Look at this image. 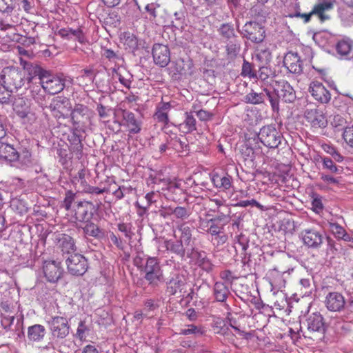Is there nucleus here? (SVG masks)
<instances>
[{
  "mask_svg": "<svg viewBox=\"0 0 353 353\" xmlns=\"http://www.w3.org/2000/svg\"><path fill=\"white\" fill-rule=\"evenodd\" d=\"M243 37L255 43H261L265 37L264 28L256 21H248L243 26L241 31Z\"/></svg>",
  "mask_w": 353,
  "mask_h": 353,
  "instance_id": "9d476101",
  "label": "nucleus"
},
{
  "mask_svg": "<svg viewBox=\"0 0 353 353\" xmlns=\"http://www.w3.org/2000/svg\"><path fill=\"white\" fill-rule=\"evenodd\" d=\"M17 149L13 145L0 141V160L10 163L17 162Z\"/></svg>",
  "mask_w": 353,
  "mask_h": 353,
  "instance_id": "cd10ccee",
  "label": "nucleus"
},
{
  "mask_svg": "<svg viewBox=\"0 0 353 353\" xmlns=\"http://www.w3.org/2000/svg\"><path fill=\"white\" fill-rule=\"evenodd\" d=\"M345 303V298L341 293L330 292L326 296V307L330 311H341L344 307Z\"/></svg>",
  "mask_w": 353,
  "mask_h": 353,
  "instance_id": "5701e85b",
  "label": "nucleus"
},
{
  "mask_svg": "<svg viewBox=\"0 0 353 353\" xmlns=\"http://www.w3.org/2000/svg\"><path fill=\"white\" fill-rule=\"evenodd\" d=\"M255 72H256L252 69V64L244 59L242 65L241 75L243 77H248L254 79V77H256Z\"/></svg>",
  "mask_w": 353,
  "mask_h": 353,
  "instance_id": "864d4df0",
  "label": "nucleus"
},
{
  "mask_svg": "<svg viewBox=\"0 0 353 353\" xmlns=\"http://www.w3.org/2000/svg\"><path fill=\"white\" fill-rule=\"evenodd\" d=\"M50 334L51 341L43 347L46 350H57L61 352L59 347V341L64 339L70 333V326L68 320L59 316H52L47 321Z\"/></svg>",
  "mask_w": 353,
  "mask_h": 353,
  "instance_id": "f257e3e1",
  "label": "nucleus"
},
{
  "mask_svg": "<svg viewBox=\"0 0 353 353\" xmlns=\"http://www.w3.org/2000/svg\"><path fill=\"white\" fill-rule=\"evenodd\" d=\"M108 238L119 249H123L124 243L122 239L117 236L114 232H110Z\"/></svg>",
  "mask_w": 353,
  "mask_h": 353,
  "instance_id": "774afa93",
  "label": "nucleus"
},
{
  "mask_svg": "<svg viewBox=\"0 0 353 353\" xmlns=\"http://www.w3.org/2000/svg\"><path fill=\"white\" fill-rule=\"evenodd\" d=\"M230 294L228 286L223 282L217 281L213 287V295L218 302L225 303Z\"/></svg>",
  "mask_w": 353,
  "mask_h": 353,
  "instance_id": "c756f323",
  "label": "nucleus"
},
{
  "mask_svg": "<svg viewBox=\"0 0 353 353\" xmlns=\"http://www.w3.org/2000/svg\"><path fill=\"white\" fill-rule=\"evenodd\" d=\"M166 250L179 258L183 259L186 250H190L179 239H170L165 241Z\"/></svg>",
  "mask_w": 353,
  "mask_h": 353,
  "instance_id": "bb28decb",
  "label": "nucleus"
},
{
  "mask_svg": "<svg viewBox=\"0 0 353 353\" xmlns=\"http://www.w3.org/2000/svg\"><path fill=\"white\" fill-rule=\"evenodd\" d=\"M323 237L319 232L310 230V247L319 248L323 243Z\"/></svg>",
  "mask_w": 353,
  "mask_h": 353,
  "instance_id": "603ef678",
  "label": "nucleus"
},
{
  "mask_svg": "<svg viewBox=\"0 0 353 353\" xmlns=\"http://www.w3.org/2000/svg\"><path fill=\"white\" fill-rule=\"evenodd\" d=\"M168 142V150H173L176 152H181L188 148L187 141L185 138L182 140L176 134H170L166 137Z\"/></svg>",
  "mask_w": 353,
  "mask_h": 353,
  "instance_id": "c85d7f7f",
  "label": "nucleus"
},
{
  "mask_svg": "<svg viewBox=\"0 0 353 353\" xmlns=\"http://www.w3.org/2000/svg\"><path fill=\"white\" fill-rule=\"evenodd\" d=\"M13 0H0V12L3 17L0 20V30H7L21 23V17L14 9Z\"/></svg>",
  "mask_w": 353,
  "mask_h": 353,
  "instance_id": "7ed1b4c3",
  "label": "nucleus"
},
{
  "mask_svg": "<svg viewBox=\"0 0 353 353\" xmlns=\"http://www.w3.org/2000/svg\"><path fill=\"white\" fill-rule=\"evenodd\" d=\"M211 181L216 188L222 190H228L232 184V177L228 174L221 175L218 173H214L212 175Z\"/></svg>",
  "mask_w": 353,
  "mask_h": 353,
  "instance_id": "473e14b6",
  "label": "nucleus"
},
{
  "mask_svg": "<svg viewBox=\"0 0 353 353\" xmlns=\"http://www.w3.org/2000/svg\"><path fill=\"white\" fill-rule=\"evenodd\" d=\"M327 125V119L323 109L310 110V127L314 130L325 128Z\"/></svg>",
  "mask_w": 353,
  "mask_h": 353,
  "instance_id": "a878e982",
  "label": "nucleus"
},
{
  "mask_svg": "<svg viewBox=\"0 0 353 353\" xmlns=\"http://www.w3.org/2000/svg\"><path fill=\"white\" fill-rule=\"evenodd\" d=\"M141 271L145 273L144 278L148 285L152 287H156L159 283L164 281L160 263L156 257L148 256Z\"/></svg>",
  "mask_w": 353,
  "mask_h": 353,
  "instance_id": "6e6552de",
  "label": "nucleus"
},
{
  "mask_svg": "<svg viewBox=\"0 0 353 353\" xmlns=\"http://www.w3.org/2000/svg\"><path fill=\"white\" fill-rule=\"evenodd\" d=\"M294 223L290 219H283L281 221L280 230H283L285 233L292 234L294 230Z\"/></svg>",
  "mask_w": 353,
  "mask_h": 353,
  "instance_id": "6e6d98bb",
  "label": "nucleus"
},
{
  "mask_svg": "<svg viewBox=\"0 0 353 353\" xmlns=\"http://www.w3.org/2000/svg\"><path fill=\"white\" fill-rule=\"evenodd\" d=\"M225 48L228 58L230 59H235L241 50V43L238 38L228 41Z\"/></svg>",
  "mask_w": 353,
  "mask_h": 353,
  "instance_id": "ea45409f",
  "label": "nucleus"
},
{
  "mask_svg": "<svg viewBox=\"0 0 353 353\" xmlns=\"http://www.w3.org/2000/svg\"><path fill=\"white\" fill-rule=\"evenodd\" d=\"M116 74L118 77L119 82L127 88H130L132 75L124 71L126 73V76L124 75L121 71L114 70Z\"/></svg>",
  "mask_w": 353,
  "mask_h": 353,
  "instance_id": "052dcab7",
  "label": "nucleus"
},
{
  "mask_svg": "<svg viewBox=\"0 0 353 353\" xmlns=\"http://www.w3.org/2000/svg\"><path fill=\"white\" fill-rule=\"evenodd\" d=\"M255 74L256 77L254 79H259L265 83H270L269 79L272 81V79L275 77V74L271 68L265 66L260 67Z\"/></svg>",
  "mask_w": 353,
  "mask_h": 353,
  "instance_id": "a19ab883",
  "label": "nucleus"
},
{
  "mask_svg": "<svg viewBox=\"0 0 353 353\" xmlns=\"http://www.w3.org/2000/svg\"><path fill=\"white\" fill-rule=\"evenodd\" d=\"M329 228L336 238L339 239L345 234V230L337 223H329Z\"/></svg>",
  "mask_w": 353,
  "mask_h": 353,
  "instance_id": "680f3d73",
  "label": "nucleus"
},
{
  "mask_svg": "<svg viewBox=\"0 0 353 353\" xmlns=\"http://www.w3.org/2000/svg\"><path fill=\"white\" fill-rule=\"evenodd\" d=\"M335 1H327L314 5L310 11V17H316L321 22L330 19L328 12L333 10Z\"/></svg>",
  "mask_w": 353,
  "mask_h": 353,
  "instance_id": "a211bd4d",
  "label": "nucleus"
},
{
  "mask_svg": "<svg viewBox=\"0 0 353 353\" xmlns=\"http://www.w3.org/2000/svg\"><path fill=\"white\" fill-rule=\"evenodd\" d=\"M23 66V71L25 72L26 75L27 74V77H26V81L27 80L28 82L32 81L34 78L38 77L39 83L41 84L43 81V77H46L48 72V70H46L43 68H42L37 63H34L32 62L24 61Z\"/></svg>",
  "mask_w": 353,
  "mask_h": 353,
  "instance_id": "f3484780",
  "label": "nucleus"
},
{
  "mask_svg": "<svg viewBox=\"0 0 353 353\" xmlns=\"http://www.w3.org/2000/svg\"><path fill=\"white\" fill-rule=\"evenodd\" d=\"M43 89L48 92L50 94H55L61 92L64 87L65 83L63 79L54 76L49 71L46 77H43V81L41 83Z\"/></svg>",
  "mask_w": 353,
  "mask_h": 353,
  "instance_id": "f8f14e48",
  "label": "nucleus"
},
{
  "mask_svg": "<svg viewBox=\"0 0 353 353\" xmlns=\"http://www.w3.org/2000/svg\"><path fill=\"white\" fill-rule=\"evenodd\" d=\"M343 139L349 146L353 148V126L344 129Z\"/></svg>",
  "mask_w": 353,
  "mask_h": 353,
  "instance_id": "e2e57ef3",
  "label": "nucleus"
},
{
  "mask_svg": "<svg viewBox=\"0 0 353 353\" xmlns=\"http://www.w3.org/2000/svg\"><path fill=\"white\" fill-rule=\"evenodd\" d=\"M152 57L154 62L160 67H165L170 61V52L169 48L163 44L155 43L152 48Z\"/></svg>",
  "mask_w": 353,
  "mask_h": 353,
  "instance_id": "2eb2a0df",
  "label": "nucleus"
},
{
  "mask_svg": "<svg viewBox=\"0 0 353 353\" xmlns=\"http://www.w3.org/2000/svg\"><path fill=\"white\" fill-rule=\"evenodd\" d=\"M211 222V225L208 234H211L212 236H216L220 235L221 234L224 233V226L223 224L219 223L217 222H214L213 220Z\"/></svg>",
  "mask_w": 353,
  "mask_h": 353,
  "instance_id": "4d7b16f0",
  "label": "nucleus"
},
{
  "mask_svg": "<svg viewBox=\"0 0 353 353\" xmlns=\"http://www.w3.org/2000/svg\"><path fill=\"white\" fill-rule=\"evenodd\" d=\"M180 334L183 335L194 334L196 336H199L204 334V330L201 326L191 324L188 325V328L181 329Z\"/></svg>",
  "mask_w": 353,
  "mask_h": 353,
  "instance_id": "de8ad7c7",
  "label": "nucleus"
},
{
  "mask_svg": "<svg viewBox=\"0 0 353 353\" xmlns=\"http://www.w3.org/2000/svg\"><path fill=\"white\" fill-rule=\"evenodd\" d=\"M13 109L17 116L30 110V103L28 99L23 97H19L15 99L13 103Z\"/></svg>",
  "mask_w": 353,
  "mask_h": 353,
  "instance_id": "37998d69",
  "label": "nucleus"
},
{
  "mask_svg": "<svg viewBox=\"0 0 353 353\" xmlns=\"http://www.w3.org/2000/svg\"><path fill=\"white\" fill-rule=\"evenodd\" d=\"M88 205H92V203L88 201H81L78 203V209L76 212L77 219L83 223L90 221L92 216V213L88 212Z\"/></svg>",
  "mask_w": 353,
  "mask_h": 353,
  "instance_id": "f704fd0d",
  "label": "nucleus"
},
{
  "mask_svg": "<svg viewBox=\"0 0 353 353\" xmlns=\"http://www.w3.org/2000/svg\"><path fill=\"white\" fill-rule=\"evenodd\" d=\"M185 120L179 125L180 130L183 133H191L196 130V121L192 112L185 113Z\"/></svg>",
  "mask_w": 353,
  "mask_h": 353,
  "instance_id": "e433bc0d",
  "label": "nucleus"
},
{
  "mask_svg": "<svg viewBox=\"0 0 353 353\" xmlns=\"http://www.w3.org/2000/svg\"><path fill=\"white\" fill-rule=\"evenodd\" d=\"M323 164L325 168L328 169L331 172L336 173L338 171V168L334 163L332 160L328 157L323 158Z\"/></svg>",
  "mask_w": 353,
  "mask_h": 353,
  "instance_id": "338daca9",
  "label": "nucleus"
},
{
  "mask_svg": "<svg viewBox=\"0 0 353 353\" xmlns=\"http://www.w3.org/2000/svg\"><path fill=\"white\" fill-rule=\"evenodd\" d=\"M172 215L174 218L179 220L181 222H184L185 220L188 219L191 214V210L188 208L176 206L172 208Z\"/></svg>",
  "mask_w": 353,
  "mask_h": 353,
  "instance_id": "a18cd8bd",
  "label": "nucleus"
},
{
  "mask_svg": "<svg viewBox=\"0 0 353 353\" xmlns=\"http://www.w3.org/2000/svg\"><path fill=\"white\" fill-rule=\"evenodd\" d=\"M352 43L345 40L339 41L336 45V51L341 57H345L350 54L352 50Z\"/></svg>",
  "mask_w": 353,
  "mask_h": 353,
  "instance_id": "49530a36",
  "label": "nucleus"
},
{
  "mask_svg": "<svg viewBox=\"0 0 353 353\" xmlns=\"http://www.w3.org/2000/svg\"><path fill=\"white\" fill-rule=\"evenodd\" d=\"M34 99L43 110L45 108L49 109L53 112L54 117L58 118H67L72 109L71 103L66 97H57L52 99L49 105L44 104L39 96L34 97Z\"/></svg>",
  "mask_w": 353,
  "mask_h": 353,
  "instance_id": "0eeeda50",
  "label": "nucleus"
},
{
  "mask_svg": "<svg viewBox=\"0 0 353 353\" xmlns=\"http://www.w3.org/2000/svg\"><path fill=\"white\" fill-rule=\"evenodd\" d=\"M89 331V327L85 324V321H81L79 323L77 330V336L82 340L85 337V333Z\"/></svg>",
  "mask_w": 353,
  "mask_h": 353,
  "instance_id": "69168bd1",
  "label": "nucleus"
},
{
  "mask_svg": "<svg viewBox=\"0 0 353 353\" xmlns=\"http://www.w3.org/2000/svg\"><path fill=\"white\" fill-rule=\"evenodd\" d=\"M17 155L19 156L17 161L21 167H28L31 164V153L26 148H20L19 150L17 149Z\"/></svg>",
  "mask_w": 353,
  "mask_h": 353,
  "instance_id": "c03bdc74",
  "label": "nucleus"
},
{
  "mask_svg": "<svg viewBox=\"0 0 353 353\" xmlns=\"http://www.w3.org/2000/svg\"><path fill=\"white\" fill-rule=\"evenodd\" d=\"M57 247L63 254H70L76 250L75 243L72 237L66 234H58L55 237Z\"/></svg>",
  "mask_w": 353,
  "mask_h": 353,
  "instance_id": "6ab92c4d",
  "label": "nucleus"
},
{
  "mask_svg": "<svg viewBox=\"0 0 353 353\" xmlns=\"http://www.w3.org/2000/svg\"><path fill=\"white\" fill-rule=\"evenodd\" d=\"M283 65L291 73L301 74L303 71L302 61L296 53H287L283 58Z\"/></svg>",
  "mask_w": 353,
  "mask_h": 353,
  "instance_id": "4be33fe9",
  "label": "nucleus"
},
{
  "mask_svg": "<svg viewBox=\"0 0 353 353\" xmlns=\"http://www.w3.org/2000/svg\"><path fill=\"white\" fill-rule=\"evenodd\" d=\"M73 125L72 129L85 130L90 121V110L83 104H75L69 114Z\"/></svg>",
  "mask_w": 353,
  "mask_h": 353,
  "instance_id": "1a4fd4ad",
  "label": "nucleus"
},
{
  "mask_svg": "<svg viewBox=\"0 0 353 353\" xmlns=\"http://www.w3.org/2000/svg\"><path fill=\"white\" fill-rule=\"evenodd\" d=\"M83 229V233L96 239H101L104 236V232L97 225L90 221L84 223L83 226H81Z\"/></svg>",
  "mask_w": 353,
  "mask_h": 353,
  "instance_id": "c9c22d12",
  "label": "nucleus"
},
{
  "mask_svg": "<svg viewBox=\"0 0 353 353\" xmlns=\"http://www.w3.org/2000/svg\"><path fill=\"white\" fill-rule=\"evenodd\" d=\"M310 89L312 96L316 101L321 103H327L330 100V92L321 83L313 82L312 85H310Z\"/></svg>",
  "mask_w": 353,
  "mask_h": 353,
  "instance_id": "b1692460",
  "label": "nucleus"
},
{
  "mask_svg": "<svg viewBox=\"0 0 353 353\" xmlns=\"http://www.w3.org/2000/svg\"><path fill=\"white\" fill-rule=\"evenodd\" d=\"M310 197L312 199V208L310 209L317 214H322L324 210L323 196L317 193L312 192Z\"/></svg>",
  "mask_w": 353,
  "mask_h": 353,
  "instance_id": "79ce46f5",
  "label": "nucleus"
},
{
  "mask_svg": "<svg viewBox=\"0 0 353 353\" xmlns=\"http://www.w3.org/2000/svg\"><path fill=\"white\" fill-rule=\"evenodd\" d=\"M257 144L256 139L253 138L248 139L242 145L241 152L245 159L253 160L255 158V150Z\"/></svg>",
  "mask_w": 353,
  "mask_h": 353,
  "instance_id": "72a5a7b5",
  "label": "nucleus"
},
{
  "mask_svg": "<svg viewBox=\"0 0 353 353\" xmlns=\"http://www.w3.org/2000/svg\"><path fill=\"white\" fill-rule=\"evenodd\" d=\"M310 339L314 341H321L324 339L325 327L323 316L314 313L310 317Z\"/></svg>",
  "mask_w": 353,
  "mask_h": 353,
  "instance_id": "ddd939ff",
  "label": "nucleus"
},
{
  "mask_svg": "<svg viewBox=\"0 0 353 353\" xmlns=\"http://www.w3.org/2000/svg\"><path fill=\"white\" fill-rule=\"evenodd\" d=\"M74 199H75V194L71 190H68L65 192V196L63 201L62 206L66 210H69L71 208V205H72V202L74 201Z\"/></svg>",
  "mask_w": 353,
  "mask_h": 353,
  "instance_id": "0e129e2a",
  "label": "nucleus"
},
{
  "mask_svg": "<svg viewBox=\"0 0 353 353\" xmlns=\"http://www.w3.org/2000/svg\"><path fill=\"white\" fill-rule=\"evenodd\" d=\"M257 137L265 146L271 149L279 148L280 146L287 144L282 134L272 125L261 128Z\"/></svg>",
  "mask_w": 353,
  "mask_h": 353,
  "instance_id": "39448f33",
  "label": "nucleus"
},
{
  "mask_svg": "<svg viewBox=\"0 0 353 353\" xmlns=\"http://www.w3.org/2000/svg\"><path fill=\"white\" fill-rule=\"evenodd\" d=\"M72 133L68 136V141L70 143V150L80 159L83 155V133L85 130L72 129Z\"/></svg>",
  "mask_w": 353,
  "mask_h": 353,
  "instance_id": "dca6fc26",
  "label": "nucleus"
},
{
  "mask_svg": "<svg viewBox=\"0 0 353 353\" xmlns=\"http://www.w3.org/2000/svg\"><path fill=\"white\" fill-rule=\"evenodd\" d=\"M0 81H3L12 92L22 88L26 82L25 72L19 68L6 67L0 74Z\"/></svg>",
  "mask_w": 353,
  "mask_h": 353,
  "instance_id": "20e7f679",
  "label": "nucleus"
},
{
  "mask_svg": "<svg viewBox=\"0 0 353 353\" xmlns=\"http://www.w3.org/2000/svg\"><path fill=\"white\" fill-rule=\"evenodd\" d=\"M167 190L170 199L174 201L180 200L181 196L184 194L183 190L181 188V183L177 182L168 183Z\"/></svg>",
  "mask_w": 353,
  "mask_h": 353,
  "instance_id": "58836bf2",
  "label": "nucleus"
},
{
  "mask_svg": "<svg viewBox=\"0 0 353 353\" xmlns=\"http://www.w3.org/2000/svg\"><path fill=\"white\" fill-rule=\"evenodd\" d=\"M121 40L125 46V49L134 52L139 47V39L136 35L130 32H124L121 34Z\"/></svg>",
  "mask_w": 353,
  "mask_h": 353,
  "instance_id": "7c9ffc66",
  "label": "nucleus"
},
{
  "mask_svg": "<svg viewBox=\"0 0 353 353\" xmlns=\"http://www.w3.org/2000/svg\"><path fill=\"white\" fill-rule=\"evenodd\" d=\"M46 333V330L43 325L35 324L28 327V339L30 341H40L43 339Z\"/></svg>",
  "mask_w": 353,
  "mask_h": 353,
  "instance_id": "2f4dec72",
  "label": "nucleus"
},
{
  "mask_svg": "<svg viewBox=\"0 0 353 353\" xmlns=\"http://www.w3.org/2000/svg\"><path fill=\"white\" fill-rule=\"evenodd\" d=\"M114 123L119 126L123 125L128 128L129 133L137 134L141 130V121L137 119L135 114L125 109L118 108L114 112Z\"/></svg>",
  "mask_w": 353,
  "mask_h": 353,
  "instance_id": "423d86ee",
  "label": "nucleus"
},
{
  "mask_svg": "<svg viewBox=\"0 0 353 353\" xmlns=\"http://www.w3.org/2000/svg\"><path fill=\"white\" fill-rule=\"evenodd\" d=\"M185 283V276L176 271L172 276L166 282V291L171 296L175 295L178 292L182 290Z\"/></svg>",
  "mask_w": 353,
  "mask_h": 353,
  "instance_id": "412c9836",
  "label": "nucleus"
},
{
  "mask_svg": "<svg viewBox=\"0 0 353 353\" xmlns=\"http://www.w3.org/2000/svg\"><path fill=\"white\" fill-rule=\"evenodd\" d=\"M276 86L271 91L270 103L273 112L279 111V99L285 103H292L296 99V93L292 86L285 80L275 81Z\"/></svg>",
  "mask_w": 353,
  "mask_h": 353,
  "instance_id": "f03ea898",
  "label": "nucleus"
},
{
  "mask_svg": "<svg viewBox=\"0 0 353 353\" xmlns=\"http://www.w3.org/2000/svg\"><path fill=\"white\" fill-rule=\"evenodd\" d=\"M218 32L226 41L238 38L234 26L230 23H222L218 29Z\"/></svg>",
  "mask_w": 353,
  "mask_h": 353,
  "instance_id": "4c0bfd02",
  "label": "nucleus"
},
{
  "mask_svg": "<svg viewBox=\"0 0 353 353\" xmlns=\"http://www.w3.org/2000/svg\"><path fill=\"white\" fill-rule=\"evenodd\" d=\"M176 228L181 233L178 239L190 250H193L194 239L192 237V231L194 227H190L187 222H181L177 223Z\"/></svg>",
  "mask_w": 353,
  "mask_h": 353,
  "instance_id": "aec40b11",
  "label": "nucleus"
},
{
  "mask_svg": "<svg viewBox=\"0 0 353 353\" xmlns=\"http://www.w3.org/2000/svg\"><path fill=\"white\" fill-rule=\"evenodd\" d=\"M68 272L74 276L83 275L88 268L87 259L81 254H74L65 260Z\"/></svg>",
  "mask_w": 353,
  "mask_h": 353,
  "instance_id": "9b49d317",
  "label": "nucleus"
},
{
  "mask_svg": "<svg viewBox=\"0 0 353 353\" xmlns=\"http://www.w3.org/2000/svg\"><path fill=\"white\" fill-rule=\"evenodd\" d=\"M43 271L48 281L56 283L63 275V270L60 262L55 261H45Z\"/></svg>",
  "mask_w": 353,
  "mask_h": 353,
  "instance_id": "4468645a",
  "label": "nucleus"
},
{
  "mask_svg": "<svg viewBox=\"0 0 353 353\" xmlns=\"http://www.w3.org/2000/svg\"><path fill=\"white\" fill-rule=\"evenodd\" d=\"M15 5L19 7L18 10L22 8L26 12L30 13L34 8V1L33 0H14Z\"/></svg>",
  "mask_w": 353,
  "mask_h": 353,
  "instance_id": "3c124183",
  "label": "nucleus"
},
{
  "mask_svg": "<svg viewBox=\"0 0 353 353\" xmlns=\"http://www.w3.org/2000/svg\"><path fill=\"white\" fill-rule=\"evenodd\" d=\"M18 117L21 119L23 124L28 125H32L37 119L36 114L31 109L22 113Z\"/></svg>",
  "mask_w": 353,
  "mask_h": 353,
  "instance_id": "09e8293b",
  "label": "nucleus"
},
{
  "mask_svg": "<svg viewBox=\"0 0 353 353\" xmlns=\"http://www.w3.org/2000/svg\"><path fill=\"white\" fill-rule=\"evenodd\" d=\"M197 264L199 268L208 273L211 272L214 268V265L211 263L210 260L205 256H202L201 254L198 257Z\"/></svg>",
  "mask_w": 353,
  "mask_h": 353,
  "instance_id": "8fccbe9b",
  "label": "nucleus"
},
{
  "mask_svg": "<svg viewBox=\"0 0 353 353\" xmlns=\"http://www.w3.org/2000/svg\"><path fill=\"white\" fill-rule=\"evenodd\" d=\"M119 231L123 233L124 236L128 239H131L134 233L132 231L130 223H120L117 225Z\"/></svg>",
  "mask_w": 353,
  "mask_h": 353,
  "instance_id": "13d9d810",
  "label": "nucleus"
},
{
  "mask_svg": "<svg viewBox=\"0 0 353 353\" xmlns=\"http://www.w3.org/2000/svg\"><path fill=\"white\" fill-rule=\"evenodd\" d=\"M174 20L172 21V26L177 30H181L183 28L185 16L182 12H176L174 14Z\"/></svg>",
  "mask_w": 353,
  "mask_h": 353,
  "instance_id": "5fc2aeb1",
  "label": "nucleus"
},
{
  "mask_svg": "<svg viewBox=\"0 0 353 353\" xmlns=\"http://www.w3.org/2000/svg\"><path fill=\"white\" fill-rule=\"evenodd\" d=\"M69 38L68 39H77L81 43H83L85 41V37L83 33V31L81 28L77 29H72L69 28Z\"/></svg>",
  "mask_w": 353,
  "mask_h": 353,
  "instance_id": "bf43d9fd",
  "label": "nucleus"
},
{
  "mask_svg": "<svg viewBox=\"0 0 353 353\" xmlns=\"http://www.w3.org/2000/svg\"><path fill=\"white\" fill-rule=\"evenodd\" d=\"M270 95L271 91L266 88H263L261 92L251 90L250 92L244 97V101L247 103L258 105L263 103L266 99L270 101Z\"/></svg>",
  "mask_w": 353,
  "mask_h": 353,
  "instance_id": "393cba45",
  "label": "nucleus"
}]
</instances>
